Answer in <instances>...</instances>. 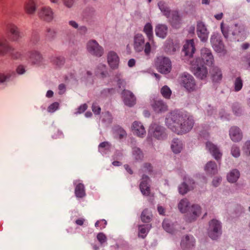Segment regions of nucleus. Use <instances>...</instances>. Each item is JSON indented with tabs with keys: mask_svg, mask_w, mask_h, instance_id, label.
<instances>
[{
	"mask_svg": "<svg viewBox=\"0 0 250 250\" xmlns=\"http://www.w3.org/2000/svg\"><path fill=\"white\" fill-rule=\"evenodd\" d=\"M168 128L177 134L186 133L193 127L194 121L192 116L180 111L171 112L166 119Z\"/></svg>",
	"mask_w": 250,
	"mask_h": 250,
	"instance_id": "nucleus-1",
	"label": "nucleus"
},
{
	"mask_svg": "<svg viewBox=\"0 0 250 250\" xmlns=\"http://www.w3.org/2000/svg\"><path fill=\"white\" fill-rule=\"evenodd\" d=\"M201 59L197 58L195 61H190V62L195 75L203 80L207 77L208 74L207 68L204 64L211 66L213 63L214 58L210 50L207 48L201 49Z\"/></svg>",
	"mask_w": 250,
	"mask_h": 250,
	"instance_id": "nucleus-2",
	"label": "nucleus"
},
{
	"mask_svg": "<svg viewBox=\"0 0 250 250\" xmlns=\"http://www.w3.org/2000/svg\"><path fill=\"white\" fill-rule=\"evenodd\" d=\"M178 209L182 213L188 212V220L192 222L196 219L201 213V208L200 206L197 204L189 206V202L188 199L184 198L180 200L178 205Z\"/></svg>",
	"mask_w": 250,
	"mask_h": 250,
	"instance_id": "nucleus-3",
	"label": "nucleus"
},
{
	"mask_svg": "<svg viewBox=\"0 0 250 250\" xmlns=\"http://www.w3.org/2000/svg\"><path fill=\"white\" fill-rule=\"evenodd\" d=\"M152 171V167L149 163H145L139 170V175L142 176L140 183V189L144 195L148 196L150 193V180L146 173L151 174Z\"/></svg>",
	"mask_w": 250,
	"mask_h": 250,
	"instance_id": "nucleus-4",
	"label": "nucleus"
},
{
	"mask_svg": "<svg viewBox=\"0 0 250 250\" xmlns=\"http://www.w3.org/2000/svg\"><path fill=\"white\" fill-rule=\"evenodd\" d=\"M221 29L224 37L227 39L229 38L230 35L233 36L234 39L238 41L243 40L245 37L244 27L241 24H235L229 28L222 22L221 24Z\"/></svg>",
	"mask_w": 250,
	"mask_h": 250,
	"instance_id": "nucleus-5",
	"label": "nucleus"
},
{
	"mask_svg": "<svg viewBox=\"0 0 250 250\" xmlns=\"http://www.w3.org/2000/svg\"><path fill=\"white\" fill-rule=\"evenodd\" d=\"M133 47L136 52H140L144 50L145 54L148 56L151 52V47L153 46L149 41L145 43V40L144 36L137 33L134 37Z\"/></svg>",
	"mask_w": 250,
	"mask_h": 250,
	"instance_id": "nucleus-6",
	"label": "nucleus"
},
{
	"mask_svg": "<svg viewBox=\"0 0 250 250\" xmlns=\"http://www.w3.org/2000/svg\"><path fill=\"white\" fill-rule=\"evenodd\" d=\"M179 81L181 85L189 92L196 91L198 89L194 77L188 73L182 74Z\"/></svg>",
	"mask_w": 250,
	"mask_h": 250,
	"instance_id": "nucleus-7",
	"label": "nucleus"
},
{
	"mask_svg": "<svg viewBox=\"0 0 250 250\" xmlns=\"http://www.w3.org/2000/svg\"><path fill=\"white\" fill-rule=\"evenodd\" d=\"M155 65L158 71L164 74L169 73L172 68L171 62L169 59L164 56L157 58Z\"/></svg>",
	"mask_w": 250,
	"mask_h": 250,
	"instance_id": "nucleus-8",
	"label": "nucleus"
},
{
	"mask_svg": "<svg viewBox=\"0 0 250 250\" xmlns=\"http://www.w3.org/2000/svg\"><path fill=\"white\" fill-rule=\"evenodd\" d=\"M221 223L216 219L211 220L209 223L208 235L213 240L217 239L221 234Z\"/></svg>",
	"mask_w": 250,
	"mask_h": 250,
	"instance_id": "nucleus-9",
	"label": "nucleus"
},
{
	"mask_svg": "<svg viewBox=\"0 0 250 250\" xmlns=\"http://www.w3.org/2000/svg\"><path fill=\"white\" fill-rule=\"evenodd\" d=\"M86 48L87 51L91 55L97 57H101L104 53L103 47L100 45L98 42L94 40L88 42Z\"/></svg>",
	"mask_w": 250,
	"mask_h": 250,
	"instance_id": "nucleus-10",
	"label": "nucleus"
},
{
	"mask_svg": "<svg viewBox=\"0 0 250 250\" xmlns=\"http://www.w3.org/2000/svg\"><path fill=\"white\" fill-rule=\"evenodd\" d=\"M149 133L158 140H163L166 137L165 128L156 123L151 124L149 127Z\"/></svg>",
	"mask_w": 250,
	"mask_h": 250,
	"instance_id": "nucleus-11",
	"label": "nucleus"
},
{
	"mask_svg": "<svg viewBox=\"0 0 250 250\" xmlns=\"http://www.w3.org/2000/svg\"><path fill=\"white\" fill-rule=\"evenodd\" d=\"M38 16L42 20L50 22L54 18V12L49 6H43L39 9Z\"/></svg>",
	"mask_w": 250,
	"mask_h": 250,
	"instance_id": "nucleus-12",
	"label": "nucleus"
},
{
	"mask_svg": "<svg viewBox=\"0 0 250 250\" xmlns=\"http://www.w3.org/2000/svg\"><path fill=\"white\" fill-rule=\"evenodd\" d=\"M196 28L198 37L202 42H206L208 39L209 32L205 24L201 21H198L197 23Z\"/></svg>",
	"mask_w": 250,
	"mask_h": 250,
	"instance_id": "nucleus-13",
	"label": "nucleus"
},
{
	"mask_svg": "<svg viewBox=\"0 0 250 250\" xmlns=\"http://www.w3.org/2000/svg\"><path fill=\"white\" fill-rule=\"evenodd\" d=\"M29 60L31 63L37 66H41L44 64V60L41 53L36 50H32L29 52Z\"/></svg>",
	"mask_w": 250,
	"mask_h": 250,
	"instance_id": "nucleus-14",
	"label": "nucleus"
},
{
	"mask_svg": "<svg viewBox=\"0 0 250 250\" xmlns=\"http://www.w3.org/2000/svg\"><path fill=\"white\" fill-rule=\"evenodd\" d=\"M107 63L112 70L117 69L119 67L120 58L118 54L113 51L108 52L107 56Z\"/></svg>",
	"mask_w": 250,
	"mask_h": 250,
	"instance_id": "nucleus-15",
	"label": "nucleus"
},
{
	"mask_svg": "<svg viewBox=\"0 0 250 250\" xmlns=\"http://www.w3.org/2000/svg\"><path fill=\"white\" fill-rule=\"evenodd\" d=\"M195 187V183L192 179L185 178L184 182L179 186L178 190L181 194L184 195Z\"/></svg>",
	"mask_w": 250,
	"mask_h": 250,
	"instance_id": "nucleus-16",
	"label": "nucleus"
},
{
	"mask_svg": "<svg viewBox=\"0 0 250 250\" xmlns=\"http://www.w3.org/2000/svg\"><path fill=\"white\" fill-rule=\"evenodd\" d=\"M206 149L209 151L217 161H219L221 159L222 153L216 145L211 142H207L206 144Z\"/></svg>",
	"mask_w": 250,
	"mask_h": 250,
	"instance_id": "nucleus-17",
	"label": "nucleus"
},
{
	"mask_svg": "<svg viewBox=\"0 0 250 250\" xmlns=\"http://www.w3.org/2000/svg\"><path fill=\"white\" fill-rule=\"evenodd\" d=\"M123 101L125 105L131 107L136 104V97L130 91L124 90L122 92Z\"/></svg>",
	"mask_w": 250,
	"mask_h": 250,
	"instance_id": "nucleus-18",
	"label": "nucleus"
},
{
	"mask_svg": "<svg viewBox=\"0 0 250 250\" xmlns=\"http://www.w3.org/2000/svg\"><path fill=\"white\" fill-rule=\"evenodd\" d=\"M195 239L192 235H187L181 240V246L185 250H190L195 245Z\"/></svg>",
	"mask_w": 250,
	"mask_h": 250,
	"instance_id": "nucleus-19",
	"label": "nucleus"
},
{
	"mask_svg": "<svg viewBox=\"0 0 250 250\" xmlns=\"http://www.w3.org/2000/svg\"><path fill=\"white\" fill-rule=\"evenodd\" d=\"M132 131L134 134L139 137H144L146 131L144 125L141 122L135 121L132 125Z\"/></svg>",
	"mask_w": 250,
	"mask_h": 250,
	"instance_id": "nucleus-20",
	"label": "nucleus"
},
{
	"mask_svg": "<svg viewBox=\"0 0 250 250\" xmlns=\"http://www.w3.org/2000/svg\"><path fill=\"white\" fill-rule=\"evenodd\" d=\"M195 50V48L194 45L193 40L187 41L184 45L183 50V52L185 53V55L190 58L192 57Z\"/></svg>",
	"mask_w": 250,
	"mask_h": 250,
	"instance_id": "nucleus-21",
	"label": "nucleus"
},
{
	"mask_svg": "<svg viewBox=\"0 0 250 250\" xmlns=\"http://www.w3.org/2000/svg\"><path fill=\"white\" fill-rule=\"evenodd\" d=\"M229 136L231 140L237 142L242 139V133L240 129L237 126H232L229 130Z\"/></svg>",
	"mask_w": 250,
	"mask_h": 250,
	"instance_id": "nucleus-22",
	"label": "nucleus"
},
{
	"mask_svg": "<svg viewBox=\"0 0 250 250\" xmlns=\"http://www.w3.org/2000/svg\"><path fill=\"white\" fill-rule=\"evenodd\" d=\"M13 47L10 45L8 41L5 39H0V55H5L8 53L10 54Z\"/></svg>",
	"mask_w": 250,
	"mask_h": 250,
	"instance_id": "nucleus-23",
	"label": "nucleus"
},
{
	"mask_svg": "<svg viewBox=\"0 0 250 250\" xmlns=\"http://www.w3.org/2000/svg\"><path fill=\"white\" fill-rule=\"evenodd\" d=\"M171 25L176 28L180 26L181 18L179 13L177 11H172L170 16L168 18Z\"/></svg>",
	"mask_w": 250,
	"mask_h": 250,
	"instance_id": "nucleus-24",
	"label": "nucleus"
},
{
	"mask_svg": "<svg viewBox=\"0 0 250 250\" xmlns=\"http://www.w3.org/2000/svg\"><path fill=\"white\" fill-rule=\"evenodd\" d=\"M151 106L156 112H164L167 110V105L162 100H154Z\"/></svg>",
	"mask_w": 250,
	"mask_h": 250,
	"instance_id": "nucleus-25",
	"label": "nucleus"
},
{
	"mask_svg": "<svg viewBox=\"0 0 250 250\" xmlns=\"http://www.w3.org/2000/svg\"><path fill=\"white\" fill-rule=\"evenodd\" d=\"M143 32L146 34L148 41L151 44L155 46V42L153 40V27L151 23H147L144 27Z\"/></svg>",
	"mask_w": 250,
	"mask_h": 250,
	"instance_id": "nucleus-26",
	"label": "nucleus"
},
{
	"mask_svg": "<svg viewBox=\"0 0 250 250\" xmlns=\"http://www.w3.org/2000/svg\"><path fill=\"white\" fill-rule=\"evenodd\" d=\"M156 35L161 38H165L167 33L168 27L164 24H157L155 29Z\"/></svg>",
	"mask_w": 250,
	"mask_h": 250,
	"instance_id": "nucleus-27",
	"label": "nucleus"
},
{
	"mask_svg": "<svg viewBox=\"0 0 250 250\" xmlns=\"http://www.w3.org/2000/svg\"><path fill=\"white\" fill-rule=\"evenodd\" d=\"M210 74L213 82H218L222 80V74L219 67L213 66L210 70Z\"/></svg>",
	"mask_w": 250,
	"mask_h": 250,
	"instance_id": "nucleus-28",
	"label": "nucleus"
},
{
	"mask_svg": "<svg viewBox=\"0 0 250 250\" xmlns=\"http://www.w3.org/2000/svg\"><path fill=\"white\" fill-rule=\"evenodd\" d=\"M95 74L97 77L100 78L106 77L107 74L106 65L103 63L99 64L95 70Z\"/></svg>",
	"mask_w": 250,
	"mask_h": 250,
	"instance_id": "nucleus-29",
	"label": "nucleus"
},
{
	"mask_svg": "<svg viewBox=\"0 0 250 250\" xmlns=\"http://www.w3.org/2000/svg\"><path fill=\"white\" fill-rule=\"evenodd\" d=\"M113 133L114 137L120 140L125 138L127 136L126 131L118 125L114 127Z\"/></svg>",
	"mask_w": 250,
	"mask_h": 250,
	"instance_id": "nucleus-30",
	"label": "nucleus"
},
{
	"mask_svg": "<svg viewBox=\"0 0 250 250\" xmlns=\"http://www.w3.org/2000/svg\"><path fill=\"white\" fill-rule=\"evenodd\" d=\"M205 170L207 174L214 175L217 172V167L215 162L210 161L208 162L205 167Z\"/></svg>",
	"mask_w": 250,
	"mask_h": 250,
	"instance_id": "nucleus-31",
	"label": "nucleus"
},
{
	"mask_svg": "<svg viewBox=\"0 0 250 250\" xmlns=\"http://www.w3.org/2000/svg\"><path fill=\"white\" fill-rule=\"evenodd\" d=\"M183 143L182 141L178 139H174L171 145V148L175 153H178L181 152L183 148Z\"/></svg>",
	"mask_w": 250,
	"mask_h": 250,
	"instance_id": "nucleus-32",
	"label": "nucleus"
},
{
	"mask_svg": "<svg viewBox=\"0 0 250 250\" xmlns=\"http://www.w3.org/2000/svg\"><path fill=\"white\" fill-rule=\"evenodd\" d=\"M9 30L13 41H17L22 37V34L19 31L18 28L15 25H11Z\"/></svg>",
	"mask_w": 250,
	"mask_h": 250,
	"instance_id": "nucleus-33",
	"label": "nucleus"
},
{
	"mask_svg": "<svg viewBox=\"0 0 250 250\" xmlns=\"http://www.w3.org/2000/svg\"><path fill=\"white\" fill-rule=\"evenodd\" d=\"M24 8L28 14H33L36 10V3L33 0H27L25 2Z\"/></svg>",
	"mask_w": 250,
	"mask_h": 250,
	"instance_id": "nucleus-34",
	"label": "nucleus"
},
{
	"mask_svg": "<svg viewBox=\"0 0 250 250\" xmlns=\"http://www.w3.org/2000/svg\"><path fill=\"white\" fill-rule=\"evenodd\" d=\"M158 6L164 15L167 18L170 17L172 11L169 10V7L165 2L163 1H159L158 3Z\"/></svg>",
	"mask_w": 250,
	"mask_h": 250,
	"instance_id": "nucleus-35",
	"label": "nucleus"
},
{
	"mask_svg": "<svg viewBox=\"0 0 250 250\" xmlns=\"http://www.w3.org/2000/svg\"><path fill=\"white\" fill-rule=\"evenodd\" d=\"M240 177L239 171L236 169H234L232 170L227 175L228 181L230 183H235Z\"/></svg>",
	"mask_w": 250,
	"mask_h": 250,
	"instance_id": "nucleus-36",
	"label": "nucleus"
},
{
	"mask_svg": "<svg viewBox=\"0 0 250 250\" xmlns=\"http://www.w3.org/2000/svg\"><path fill=\"white\" fill-rule=\"evenodd\" d=\"M150 225L149 224L139 225L138 236L142 238H145L150 229Z\"/></svg>",
	"mask_w": 250,
	"mask_h": 250,
	"instance_id": "nucleus-37",
	"label": "nucleus"
},
{
	"mask_svg": "<svg viewBox=\"0 0 250 250\" xmlns=\"http://www.w3.org/2000/svg\"><path fill=\"white\" fill-rule=\"evenodd\" d=\"M123 77L122 73L119 71L116 72L114 75V81L117 82L119 88L124 87L125 85V82Z\"/></svg>",
	"mask_w": 250,
	"mask_h": 250,
	"instance_id": "nucleus-38",
	"label": "nucleus"
},
{
	"mask_svg": "<svg viewBox=\"0 0 250 250\" xmlns=\"http://www.w3.org/2000/svg\"><path fill=\"white\" fill-rule=\"evenodd\" d=\"M132 148V154L134 158L137 160H141L143 157V153L140 148L136 147L133 142L131 143Z\"/></svg>",
	"mask_w": 250,
	"mask_h": 250,
	"instance_id": "nucleus-39",
	"label": "nucleus"
},
{
	"mask_svg": "<svg viewBox=\"0 0 250 250\" xmlns=\"http://www.w3.org/2000/svg\"><path fill=\"white\" fill-rule=\"evenodd\" d=\"M95 10V9L92 7H88L85 8L83 11L82 16L83 19L87 20L90 18L92 17L94 13Z\"/></svg>",
	"mask_w": 250,
	"mask_h": 250,
	"instance_id": "nucleus-40",
	"label": "nucleus"
},
{
	"mask_svg": "<svg viewBox=\"0 0 250 250\" xmlns=\"http://www.w3.org/2000/svg\"><path fill=\"white\" fill-rule=\"evenodd\" d=\"M152 215L148 209H145L142 212L141 219L144 223H149L151 221Z\"/></svg>",
	"mask_w": 250,
	"mask_h": 250,
	"instance_id": "nucleus-41",
	"label": "nucleus"
},
{
	"mask_svg": "<svg viewBox=\"0 0 250 250\" xmlns=\"http://www.w3.org/2000/svg\"><path fill=\"white\" fill-rule=\"evenodd\" d=\"M56 36V31L54 28H47L45 34L46 40L48 41H53Z\"/></svg>",
	"mask_w": 250,
	"mask_h": 250,
	"instance_id": "nucleus-42",
	"label": "nucleus"
},
{
	"mask_svg": "<svg viewBox=\"0 0 250 250\" xmlns=\"http://www.w3.org/2000/svg\"><path fill=\"white\" fill-rule=\"evenodd\" d=\"M16 76L14 72H9L5 74H0V83H3L12 80Z\"/></svg>",
	"mask_w": 250,
	"mask_h": 250,
	"instance_id": "nucleus-43",
	"label": "nucleus"
},
{
	"mask_svg": "<svg viewBox=\"0 0 250 250\" xmlns=\"http://www.w3.org/2000/svg\"><path fill=\"white\" fill-rule=\"evenodd\" d=\"M177 46L170 41H167L165 44V50L169 54H172L176 51Z\"/></svg>",
	"mask_w": 250,
	"mask_h": 250,
	"instance_id": "nucleus-44",
	"label": "nucleus"
},
{
	"mask_svg": "<svg viewBox=\"0 0 250 250\" xmlns=\"http://www.w3.org/2000/svg\"><path fill=\"white\" fill-rule=\"evenodd\" d=\"M208 125H205V126L202 125L197 127V131L199 132V135L201 137L207 139L208 137Z\"/></svg>",
	"mask_w": 250,
	"mask_h": 250,
	"instance_id": "nucleus-45",
	"label": "nucleus"
},
{
	"mask_svg": "<svg viewBox=\"0 0 250 250\" xmlns=\"http://www.w3.org/2000/svg\"><path fill=\"white\" fill-rule=\"evenodd\" d=\"M10 55L13 59L16 60H22L23 58L22 53L16 50L13 47L12 50L10 53Z\"/></svg>",
	"mask_w": 250,
	"mask_h": 250,
	"instance_id": "nucleus-46",
	"label": "nucleus"
},
{
	"mask_svg": "<svg viewBox=\"0 0 250 250\" xmlns=\"http://www.w3.org/2000/svg\"><path fill=\"white\" fill-rule=\"evenodd\" d=\"M83 76L81 78L82 81H85L88 83H92L93 79L92 73L89 71H87L83 74Z\"/></svg>",
	"mask_w": 250,
	"mask_h": 250,
	"instance_id": "nucleus-47",
	"label": "nucleus"
},
{
	"mask_svg": "<svg viewBox=\"0 0 250 250\" xmlns=\"http://www.w3.org/2000/svg\"><path fill=\"white\" fill-rule=\"evenodd\" d=\"M234 85L235 91L238 92L242 89L243 86V81L240 77L235 79L234 82Z\"/></svg>",
	"mask_w": 250,
	"mask_h": 250,
	"instance_id": "nucleus-48",
	"label": "nucleus"
},
{
	"mask_svg": "<svg viewBox=\"0 0 250 250\" xmlns=\"http://www.w3.org/2000/svg\"><path fill=\"white\" fill-rule=\"evenodd\" d=\"M52 62L54 64L60 67L64 64V59L62 57H54L52 58Z\"/></svg>",
	"mask_w": 250,
	"mask_h": 250,
	"instance_id": "nucleus-49",
	"label": "nucleus"
},
{
	"mask_svg": "<svg viewBox=\"0 0 250 250\" xmlns=\"http://www.w3.org/2000/svg\"><path fill=\"white\" fill-rule=\"evenodd\" d=\"M162 95L165 98L168 99L171 95V91L167 85L163 86L161 90Z\"/></svg>",
	"mask_w": 250,
	"mask_h": 250,
	"instance_id": "nucleus-50",
	"label": "nucleus"
},
{
	"mask_svg": "<svg viewBox=\"0 0 250 250\" xmlns=\"http://www.w3.org/2000/svg\"><path fill=\"white\" fill-rule=\"evenodd\" d=\"M163 227L166 231L169 233H172L174 232L173 228L170 225L169 221L167 220H165L163 222Z\"/></svg>",
	"mask_w": 250,
	"mask_h": 250,
	"instance_id": "nucleus-51",
	"label": "nucleus"
},
{
	"mask_svg": "<svg viewBox=\"0 0 250 250\" xmlns=\"http://www.w3.org/2000/svg\"><path fill=\"white\" fill-rule=\"evenodd\" d=\"M243 153L247 156H250V141H246L242 147Z\"/></svg>",
	"mask_w": 250,
	"mask_h": 250,
	"instance_id": "nucleus-52",
	"label": "nucleus"
},
{
	"mask_svg": "<svg viewBox=\"0 0 250 250\" xmlns=\"http://www.w3.org/2000/svg\"><path fill=\"white\" fill-rule=\"evenodd\" d=\"M231 154L234 157H238L240 155L239 147L236 145L232 146L231 149Z\"/></svg>",
	"mask_w": 250,
	"mask_h": 250,
	"instance_id": "nucleus-53",
	"label": "nucleus"
},
{
	"mask_svg": "<svg viewBox=\"0 0 250 250\" xmlns=\"http://www.w3.org/2000/svg\"><path fill=\"white\" fill-rule=\"evenodd\" d=\"M109 148L110 145L107 142H103L99 146V149L101 153H104L105 150H108Z\"/></svg>",
	"mask_w": 250,
	"mask_h": 250,
	"instance_id": "nucleus-54",
	"label": "nucleus"
},
{
	"mask_svg": "<svg viewBox=\"0 0 250 250\" xmlns=\"http://www.w3.org/2000/svg\"><path fill=\"white\" fill-rule=\"evenodd\" d=\"M107 225V222L104 219H101L97 221L95 224V226L96 228H100L102 229L105 228Z\"/></svg>",
	"mask_w": 250,
	"mask_h": 250,
	"instance_id": "nucleus-55",
	"label": "nucleus"
},
{
	"mask_svg": "<svg viewBox=\"0 0 250 250\" xmlns=\"http://www.w3.org/2000/svg\"><path fill=\"white\" fill-rule=\"evenodd\" d=\"M40 41V36L37 32H34L32 33L31 37V42L34 44H37Z\"/></svg>",
	"mask_w": 250,
	"mask_h": 250,
	"instance_id": "nucleus-56",
	"label": "nucleus"
},
{
	"mask_svg": "<svg viewBox=\"0 0 250 250\" xmlns=\"http://www.w3.org/2000/svg\"><path fill=\"white\" fill-rule=\"evenodd\" d=\"M97 238L101 244L105 243L107 240L106 235L103 232L99 233L97 234Z\"/></svg>",
	"mask_w": 250,
	"mask_h": 250,
	"instance_id": "nucleus-57",
	"label": "nucleus"
},
{
	"mask_svg": "<svg viewBox=\"0 0 250 250\" xmlns=\"http://www.w3.org/2000/svg\"><path fill=\"white\" fill-rule=\"evenodd\" d=\"M232 110L234 114L237 116L240 115L242 111L240 105L238 104H235L233 105Z\"/></svg>",
	"mask_w": 250,
	"mask_h": 250,
	"instance_id": "nucleus-58",
	"label": "nucleus"
},
{
	"mask_svg": "<svg viewBox=\"0 0 250 250\" xmlns=\"http://www.w3.org/2000/svg\"><path fill=\"white\" fill-rule=\"evenodd\" d=\"M59 104L58 102H55L50 104L48 107V111L49 112H54L59 108Z\"/></svg>",
	"mask_w": 250,
	"mask_h": 250,
	"instance_id": "nucleus-59",
	"label": "nucleus"
},
{
	"mask_svg": "<svg viewBox=\"0 0 250 250\" xmlns=\"http://www.w3.org/2000/svg\"><path fill=\"white\" fill-rule=\"evenodd\" d=\"M221 42H222L220 38L215 35L211 36L210 38V42L212 45L213 47L215 46H216L218 43H220Z\"/></svg>",
	"mask_w": 250,
	"mask_h": 250,
	"instance_id": "nucleus-60",
	"label": "nucleus"
},
{
	"mask_svg": "<svg viewBox=\"0 0 250 250\" xmlns=\"http://www.w3.org/2000/svg\"><path fill=\"white\" fill-rule=\"evenodd\" d=\"M103 121L108 123H110L112 121V117L111 114L109 112H105L104 113H103Z\"/></svg>",
	"mask_w": 250,
	"mask_h": 250,
	"instance_id": "nucleus-61",
	"label": "nucleus"
},
{
	"mask_svg": "<svg viewBox=\"0 0 250 250\" xmlns=\"http://www.w3.org/2000/svg\"><path fill=\"white\" fill-rule=\"evenodd\" d=\"M215 50L219 53H222L224 51V46L222 42L218 43L216 46L213 47Z\"/></svg>",
	"mask_w": 250,
	"mask_h": 250,
	"instance_id": "nucleus-62",
	"label": "nucleus"
},
{
	"mask_svg": "<svg viewBox=\"0 0 250 250\" xmlns=\"http://www.w3.org/2000/svg\"><path fill=\"white\" fill-rule=\"evenodd\" d=\"M25 67H26L23 65H19L16 69L17 73L19 75H22L24 74L26 72Z\"/></svg>",
	"mask_w": 250,
	"mask_h": 250,
	"instance_id": "nucleus-63",
	"label": "nucleus"
},
{
	"mask_svg": "<svg viewBox=\"0 0 250 250\" xmlns=\"http://www.w3.org/2000/svg\"><path fill=\"white\" fill-rule=\"evenodd\" d=\"M92 108L93 112L95 114H99L100 113L101 108L96 103H94L93 104Z\"/></svg>",
	"mask_w": 250,
	"mask_h": 250,
	"instance_id": "nucleus-64",
	"label": "nucleus"
}]
</instances>
